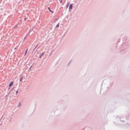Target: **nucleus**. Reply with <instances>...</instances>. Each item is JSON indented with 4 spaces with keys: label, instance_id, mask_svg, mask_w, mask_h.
<instances>
[{
    "label": "nucleus",
    "instance_id": "nucleus-1",
    "mask_svg": "<svg viewBox=\"0 0 130 130\" xmlns=\"http://www.w3.org/2000/svg\"><path fill=\"white\" fill-rule=\"evenodd\" d=\"M13 85H14V82H11L9 84V87H12V86H13Z\"/></svg>",
    "mask_w": 130,
    "mask_h": 130
},
{
    "label": "nucleus",
    "instance_id": "nucleus-2",
    "mask_svg": "<svg viewBox=\"0 0 130 130\" xmlns=\"http://www.w3.org/2000/svg\"><path fill=\"white\" fill-rule=\"evenodd\" d=\"M70 10H72L73 9V4H71L69 7Z\"/></svg>",
    "mask_w": 130,
    "mask_h": 130
},
{
    "label": "nucleus",
    "instance_id": "nucleus-3",
    "mask_svg": "<svg viewBox=\"0 0 130 130\" xmlns=\"http://www.w3.org/2000/svg\"><path fill=\"white\" fill-rule=\"evenodd\" d=\"M48 10H49V12H51V10H50V8L48 7Z\"/></svg>",
    "mask_w": 130,
    "mask_h": 130
},
{
    "label": "nucleus",
    "instance_id": "nucleus-4",
    "mask_svg": "<svg viewBox=\"0 0 130 130\" xmlns=\"http://www.w3.org/2000/svg\"><path fill=\"white\" fill-rule=\"evenodd\" d=\"M22 80H23V77L20 78V81L22 82Z\"/></svg>",
    "mask_w": 130,
    "mask_h": 130
},
{
    "label": "nucleus",
    "instance_id": "nucleus-5",
    "mask_svg": "<svg viewBox=\"0 0 130 130\" xmlns=\"http://www.w3.org/2000/svg\"><path fill=\"white\" fill-rule=\"evenodd\" d=\"M18 93H19V91H18V90H17V91H16V94H18Z\"/></svg>",
    "mask_w": 130,
    "mask_h": 130
},
{
    "label": "nucleus",
    "instance_id": "nucleus-6",
    "mask_svg": "<svg viewBox=\"0 0 130 130\" xmlns=\"http://www.w3.org/2000/svg\"><path fill=\"white\" fill-rule=\"evenodd\" d=\"M51 13H52V14H53V11H51H51H50Z\"/></svg>",
    "mask_w": 130,
    "mask_h": 130
},
{
    "label": "nucleus",
    "instance_id": "nucleus-7",
    "mask_svg": "<svg viewBox=\"0 0 130 130\" xmlns=\"http://www.w3.org/2000/svg\"><path fill=\"white\" fill-rule=\"evenodd\" d=\"M62 3V1H60V3Z\"/></svg>",
    "mask_w": 130,
    "mask_h": 130
},
{
    "label": "nucleus",
    "instance_id": "nucleus-8",
    "mask_svg": "<svg viewBox=\"0 0 130 130\" xmlns=\"http://www.w3.org/2000/svg\"><path fill=\"white\" fill-rule=\"evenodd\" d=\"M27 50H26V53H27Z\"/></svg>",
    "mask_w": 130,
    "mask_h": 130
},
{
    "label": "nucleus",
    "instance_id": "nucleus-9",
    "mask_svg": "<svg viewBox=\"0 0 130 130\" xmlns=\"http://www.w3.org/2000/svg\"><path fill=\"white\" fill-rule=\"evenodd\" d=\"M43 54H44V53L42 54V55H43Z\"/></svg>",
    "mask_w": 130,
    "mask_h": 130
}]
</instances>
